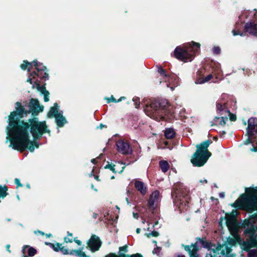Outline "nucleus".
Returning a JSON list of instances; mask_svg holds the SVG:
<instances>
[{
    "instance_id": "nucleus-8",
    "label": "nucleus",
    "mask_w": 257,
    "mask_h": 257,
    "mask_svg": "<svg viewBox=\"0 0 257 257\" xmlns=\"http://www.w3.org/2000/svg\"><path fill=\"white\" fill-rule=\"evenodd\" d=\"M49 117H55V121L59 127H62L67 123L65 117L63 115V111L59 110L58 104L55 103L54 106L51 107L48 113Z\"/></svg>"
},
{
    "instance_id": "nucleus-15",
    "label": "nucleus",
    "mask_w": 257,
    "mask_h": 257,
    "mask_svg": "<svg viewBox=\"0 0 257 257\" xmlns=\"http://www.w3.org/2000/svg\"><path fill=\"white\" fill-rule=\"evenodd\" d=\"M88 246L91 251L98 250L101 246V241L99 237L95 235H92L87 241Z\"/></svg>"
},
{
    "instance_id": "nucleus-25",
    "label": "nucleus",
    "mask_w": 257,
    "mask_h": 257,
    "mask_svg": "<svg viewBox=\"0 0 257 257\" xmlns=\"http://www.w3.org/2000/svg\"><path fill=\"white\" fill-rule=\"evenodd\" d=\"M28 247H29V248L28 249V256H34L37 253V250L35 248H34L32 246L29 247L28 245H24L23 247V248H22L23 253L24 254L25 253L26 249Z\"/></svg>"
},
{
    "instance_id": "nucleus-52",
    "label": "nucleus",
    "mask_w": 257,
    "mask_h": 257,
    "mask_svg": "<svg viewBox=\"0 0 257 257\" xmlns=\"http://www.w3.org/2000/svg\"><path fill=\"white\" fill-rule=\"evenodd\" d=\"M38 232H39V233L41 234L42 235H44V233L41 231H40V230H38Z\"/></svg>"
},
{
    "instance_id": "nucleus-63",
    "label": "nucleus",
    "mask_w": 257,
    "mask_h": 257,
    "mask_svg": "<svg viewBox=\"0 0 257 257\" xmlns=\"http://www.w3.org/2000/svg\"><path fill=\"white\" fill-rule=\"evenodd\" d=\"M158 222L156 221L154 226H156L158 224Z\"/></svg>"
},
{
    "instance_id": "nucleus-28",
    "label": "nucleus",
    "mask_w": 257,
    "mask_h": 257,
    "mask_svg": "<svg viewBox=\"0 0 257 257\" xmlns=\"http://www.w3.org/2000/svg\"><path fill=\"white\" fill-rule=\"evenodd\" d=\"M212 77H213L212 75L209 74L204 78L198 79L196 80L195 83L196 84H202V83H205L206 82H208L210 80H211V78H212Z\"/></svg>"
},
{
    "instance_id": "nucleus-51",
    "label": "nucleus",
    "mask_w": 257,
    "mask_h": 257,
    "mask_svg": "<svg viewBox=\"0 0 257 257\" xmlns=\"http://www.w3.org/2000/svg\"><path fill=\"white\" fill-rule=\"evenodd\" d=\"M67 234H68V236H71V237H72V233H70V232H67Z\"/></svg>"
},
{
    "instance_id": "nucleus-54",
    "label": "nucleus",
    "mask_w": 257,
    "mask_h": 257,
    "mask_svg": "<svg viewBox=\"0 0 257 257\" xmlns=\"http://www.w3.org/2000/svg\"><path fill=\"white\" fill-rule=\"evenodd\" d=\"M46 235L47 236V237H50V236H51L52 234L51 233H49V234H46Z\"/></svg>"
},
{
    "instance_id": "nucleus-23",
    "label": "nucleus",
    "mask_w": 257,
    "mask_h": 257,
    "mask_svg": "<svg viewBox=\"0 0 257 257\" xmlns=\"http://www.w3.org/2000/svg\"><path fill=\"white\" fill-rule=\"evenodd\" d=\"M120 165V163L119 162L116 163V164L112 165L110 164H108L106 165L105 167V169H108L111 171H112L113 173H115L116 172H119V173H121L123 169H124V167H122V169L120 171L117 170L118 166Z\"/></svg>"
},
{
    "instance_id": "nucleus-41",
    "label": "nucleus",
    "mask_w": 257,
    "mask_h": 257,
    "mask_svg": "<svg viewBox=\"0 0 257 257\" xmlns=\"http://www.w3.org/2000/svg\"><path fill=\"white\" fill-rule=\"evenodd\" d=\"M73 241H74L78 245H81V241L80 240L74 238Z\"/></svg>"
},
{
    "instance_id": "nucleus-20",
    "label": "nucleus",
    "mask_w": 257,
    "mask_h": 257,
    "mask_svg": "<svg viewBox=\"0 0 257 257\" xmlns=\"http://www.w3.org/2000/svg\"><path fill=\"white\" fill-rule=\"evenodd\" d=\"M247 139L243 142L244 145H248L251 144L252 148L250 150L252 152H257V138L250 135H247Z\"/></svg>"
},
{
    "instance_id": "nucleus-13",
    "label": "nucleus",
    "mask_w": 257,
    "mask_h": 257,
    "mask_svg": "<svg viewBox=\"0 0 257 257\" xmlns=\"http://www.w3.org/2000/svg\"><path fill=\"white\" fill-rule=\"evenodd\" d=\"M116 146L117 151L122 154H131L132 153V150L127 142L119 140L116 142Z\"/></svg>"
},
{
    "instance_id": "nucleus-43",
    "label": "nucleus",
    "mask_w": 257,
    "mask_h": 257,
    "mask_svg": "<svg viewBox=\"0 0 257 257\" xmlns=\"http://www.w3.org/2000/svg\"><path fill=\"white\" fill-rule=\"evenodd\" d=\"M125 99V97L124 96L120 97L117 100H116V102H119L121 101L122 100H124Z\"/></svg>"
},
{
    "instance_id": "nucleus-60",
    "label": "nucleus",
    "mask_w": 257,
    "mask_h": 257,
    "mask_svg": "<svg viewBox=\"0 0 257 257\" xmlns=\"http://www.w3.org/2000/svg\"><path fill=\"white\" fill-rule=\"evenodd\" d=\"M17 199H18L19 200H20V197H19V195H17Z\"/></svg>"
},
{
    "instance_id": "nucleus-6",
    "label": "nucleus",
    "mask_w": 257,
    "mask_h": 257,
    "mask_svg": "<svg viewBox=\"0 0 257 257\" xmlns=\"http://www.w3.org/2000/svg\"><path fill=\"white\" fill-rule=\"evenodd\" d=\"M232 206L243 208L249 212L257 211V194H243L235 201Z\"/></svg>"
},
{
    "instance_id": "nucleus-10",
    "label": "nucleus",
    "mask_w": 257,
    "mask_h": 257,
    "mask_svg": "<svg viewBox=\"0 0 257 257\" xmlns=\"http://www.w3.org/2000/svg\"><path fill=\"white\" fill-rule=\"evenodd\" d=\"M244 233L249 237V245L251 247H257V225L255 229L253 227L245 229Z\"/></svg>"
},
{
    "instance_id": "nucleus-18",
    "label": "nucleus",
    "mask_w": 257,
    "mask_h": 257,
    "mask_svg": "<svg viewBox=\"0 0 257 257\" xmlns=\"http://www.w3.org/2000/svg\"><path fill=\"white\" fill-rule=\"evenodd\" d=\"M216 111L219 115H224L229 113V109L226 102L222 100H218L216 104Z\"/></svg>"
},
{
    "instance_id": "nucleus-5",
    "label": "nucleus",
    "mask_w": 257,
    "mask_h": 257,
    "mask_svg": "<svg viewBox=\"0 0 257 257\" xmlns=\"http://www.w3.org/2000/svg\"><path fill=\"white\" fill-rule=\"evenodd\" d=\"M210 144L209 140H206L200 144L196 145L197 149L191 160L193 166L201 167L206 163L211 155V154L207 150Z\"/></svg>"
},
{
    "instance_id": "nucleus-16",
    "label": "nucleus",
    "mask_w": 257,
    "mask_h": 257,
    "mask_svg": "<svg viewBox=\"0 0 257 257\" xmlns=\"http://www.w3.org/2000/svg\"><path fill=\"white\" fill-rule=\"evenodd\" d=\"M160 201L159 192L158 191H154L148 200L149 207L151 210H154L157 206L158 203Z\"/></svg>"
},
{
    "instance_id": "nucleus-61",
    "label": "nucleus",
    "mask_w": 257,
    "mask_h": 257,
    "mask_svg": "<svg viewBox=\"0 0 257 257\" xmlns=\"http://www.w3.org/2000/svg\"><path fill=\"white\" fill-rule=\"evenodd\" d=\"M170 88L172 90H174V87L173 86H171Z\"/></svg>"
},
{
    "instance_id": "nucleus-34",
    "label": "nucleus",
    "mask_w": 257,
    "mask_h": 257,
    "mask_svg": "<svg viewBox=\"0 0 257 257\" xmlns=\"http://www.w3.org/2000/svg\"><path fill=\"white\" fill-rule=\"evenodd\" d=\"M133 101L135 102L136 108H138L140 105V101L138 98H134Z\"/></svg>"
},
{
    "instance_id": "nucleus-49",
    "label": "nucleus",
    "mask_w": 257,
    "mask_h": 257,
    "mask_svg": "<svg viewBox=\"0 0 257 257\" xmlns=\"http://www.w3.org/2000/svg\"><path fill=\"white\" fill-rule=\"evenodd\" d=\"M140 231H141V229H140V228H137V229H136V232H137V233L138 234V233H140Z\"/></svg>"
},
{
    "instance_id": "nucleus-56",
    "label": "nucleus",
    "mask_w": 257,
    "mask_h": 257,
    "mask_svg": "<svg viewBox=\"0 0 257 257\" xmlns=\"http://www.w3.org/2000/svg\"><path fill=\"white\" fill-rule=\"evenodd\" d=\"M249 190H250V188H245V192H248V191Z\"/></svg>"
},
{
    "instance_id": "nucleus-44",
    "label": "nucleus",
    "mask_w": 257,
    "mask_h": 257,
    "mask_svg": "<svg viewBox=\"0 0 257 257\" xmlns=\"http://www.w3.org/2000/svg\"><path fill=\"white\" fill-rule=\"evenodd\" d=\"M219 196L220 198H223L225 196V194L224 192H221L219 194Z\"/></svg>"
},
{
    "instance_id": "nucleus-64",
    "label": "nucleus",
    "mask_w": 257,
    "mask_h": 257,
    "mask_svg": "<svg viewBox=\"0 0 257 257\" xmlns=\"http://www.w3.org/2000/svg\"><path fill=\"white\" fill-rule=\"evenodd\" d=\"M92 175H93V172H92L90 174L89 176H92Z\"/></svg>"
},
{
    "instance_id": "nucleus-31",
    "label": "nucleus",
    "mask_w": 257,
    "mask_h": 257,
    "mask_svg": "<svg viewBox=\"0 0 257 257\" xmlns=\"http://www.w3.org/2000/svg\"><path fill=\"white\" fill-rule=\"evenodd\" d=\"M225 115H226L227 118L228 117H229L230 120L231 121H235L236 120V116L234 114L231 113L229 110V113H226V114Z\"/></svg>"
},
{
    "instance_id": "nucleus-32",
    "label": "nucleus",
    "mask_w": 257,
    "mask_h": 257,
    "mask_svg": "<svg viewBox=\"0 0 257 257\" xmlns=\"http://www.w3.org/2000/svg\"><path fill=\"white\" fill-rule=\"evenodd\" d=\"M212 51L215 54H219L220 53V48L218 46H214L212 49Z\"/></svg>"
},
{
    "instance_id": "nucleus-48",
    "label": "nucleus",
    "mask_w": 257,
    "mask_h": 257,
    "mask_svg": "<svg viewBox=\"0 0 257 257\" xmlns=\"http://www.w3.org/2000/svg\"><path fill=\"white\" fill-rule=\"evenodd\" d=\"M125 200H126L127 205L130 204V202L129 201L128 198L127 197L126 198Z\"/></svg>"
},
{
    "instance_id": "nucleus-50",
    "label": "nucleus",
    "mask_w": 257,
    "mask_h": 257,
    "mask_svg": "<svg viewBox=\"0 0 257 257\" xmlns=\"http://www.w3.org/2000/svg\"><path fill=\"white\" fill-rule=\"evenodd\" d=\"M104 126V125L102 124H100L99 127H97V128H100V129H102L103 127Z\"/></svg>"
},
{
    "instance_id": "nucleus-19",
    "label": "nucleus",
    "mask_w": 257,
    "mask_h": 257,
    "mask_svg": "<svg viewBox=\"0 0 257 257\" xmlns=\"http://www.w3.org/2000/svg\"><path fill=\"white\" fill-rule=\"evenodd\" d=\"M244 29L249 34L257 37V24L251 22L246 23Z\"/></svg>"
},
{
    "instance_id": "nucleus-3",
    "label": "nucleus",
    "mask_w": 257,
    "mask_h": 257,
    "mask_svg": "<svg viewBox=\"0 0 257 257\" xmlns=\"http://www.w3.org/2000/svg\"><path fill=\"white\" fill-rule=\"evenodd\" d=\"M144 111L148 116L158 121L164 119L171 113L165 99L153 101L150 104L146 105Z\"/></svg>"
},
{
    "instance_id": "nucleus-47",
    "label": "nucleus",
    "mask_w": 257,
    "mask_h": 257,
    "mask_svg": "<svg viewBox=\"0 0 257 257\" xmlns=\"http://www.w3.org/2000/svg\"><path fill=\"white\" fill-rule=\"evenodd\" d=\"M97 217V214L94 213L93 215V218L96 219Z\"/></svg>"
},
{
    "instance_id": "nucleus-21",
    "label": "nucleus",
    "mask_w": 257,
    "mask_h": 257,
    "mask_svg": "<svg viewBox=\"0 0 257 257\" xmlns=\"http://www.w3.org/2000/svg\"><path fill=\"white\" fill-rule=\"evenodd\" d=\"M228 118L226 115H220V116H215L213 121H211V125H224L227 121Z\"/></svg>"
},
{
    "instance_id": "nucleus-22",
    "label": "nucleus",
    "mask_w": 257,
    "mask_h": 257,
    "mask_svg": "<svg viewBox=\"0 0 257 257\" xmlns=\"http://www.w3.org/2000/svg\"><path fill=\"white\" fill-rule=\"evenodd\" d=\"M135 186L141 194L145 195L147 193V187L144 182L136 180L135 182Z\"/></svg>"
},
{
    "instance_id": "nucleus-38",
    "label": "nucleus",
    "mask_w": 257,
    "mask_h": 257,
    "mask_svg": "<svg viewBox=\"0 0 257 257\" xmlns=\"http://www.w3.org/2000/svg\"><path fill=\"white\" fill-rule=\"evenodd\" d=\"M161 248L157 246L156 248H155L153 250V254H158L161 250Z\"/></svg>"
},
{
    "instance_id": "nucleus-12",
    "label": "nucleus",
    "mask_w": 257,
    "mask_h": 257,
    "mask_svg": "<svg viewBox=\"0 0 257 257\" xmlns=\"http://www.w3.org/2000/svg\"><path fill=\"white\" fill-rule=\"evenodd\" d=\"M84 247H81L78 249H72L70 251L64 246H61L59 251H61L63 254H70L72 255H75L78 257H90L87 255L83 251Z\"/></svg>"
},
{
    "instance_id": "nucleus-39",
    "label": "nucleus",
    "mask_w": 257,
    "mask_h": 257,
    "mask_svg": "<svg viewBox=\"0 0 257 257\" xmlns=\"http://www.w3.org/2000/svg\"><path fill=\"white\" fill-rule=\"evenodd\" d=\"M15 182L16 184L17 185V187H22L23 185L21 183L20 180L18 178H16L15 180Z\"/></svg>"
},
{
    "instance_id": "nucleus-42",
    "label": "nucleus",
    "mask_w": 257,
    "mask_h": 257,
    "mask_svg": "<svg viewBox=\"0 0 257 257\" xmlns=\"http://www.w3.org/2000/svg\"><path fill=\"white\" fill-rule=\"evenodd\" d=\"M133 216L136 219H138L139 215V214L137 213H133Z\"/></svg>"
},
{
    "instance_id": "nucleus-37",
    "label": "nucleus",
    "mask_w": 257,
    "mask_h": 257,
    "mask_svg": "<svg viewBox=\"0 0 257 257\" xmlns=\"http://www.w3.org/2000/svg\"><path fill=\"white\" fill-rule=\"evenodd\" d=\"M106 99H107V103H109L110 102H116V100L112 95H111L110 98H106Z\"/></svg>"
},
{
    "instance_id": "nucleus-33",
    "label": "nucleus",
    "mask_w": 257,
    "mask_h": 257,
    "mask_svg": "<svg viewBox=\"0 0 257 257\" xmlns=\"http://www.w3.org/2000/svg\"><path fill=\"white\" fill-rule=\"evenodd\" d=\"M159 232L157 231H152L151 233H148L147 234V235L148 237H150L151 236L157 237V236H159Z\"/></svg>"
},
{
    "instance_id": "nucleus-59",
    "label": "nucleus",
    "mask_w": 257,
    "mask_h": 257,
    "mask_svg": "<svg viewBox=\"0 0 257 257\" xmlns=\"http://www.w3.org/2000/svg\"><path fill=\"white\" fill-rule=\"evenodd\" d=\"M153 243H155V245L157 246V241H156V240H154V241H153Z\"/></svg>"
},
{
    "instance_id": "nucleus-17",
    "label": "nucleus",
    "mask_w": 257,
    "mask_h": 257,
    "mask_svg": "<svg viewBox=\"0 0 257 257\" xmlns=\"http://www.w3.org/2000/svg\"><path fill=\"white\" fill-rule=\"evenodd\" d=\"M237 215V211L233 210L231 214H226L225 219L226 225L229 229H233L235 227V216Z\"/></svg>"
},
{
    "instance_id": "nucleus-35",
    "label": "nucleus",
    "mask_w": 257,
    "mask_h": 257,
    "mask_svg": "<svg viewBox=\"0 0 257 257\" xmlns=\"http://www.w3.org/2000/svg\"><path fill=\"white\" fill-rule=\"evenodd\" d=\"M127 246L126 245H124V246L120 247L119 248V254L122 253L121 252V251L124 252H126L127 251Z\"/></svg>"
},
{
    "instance_id": "nucleus-58",
    "label": "nucleus",
    "mask_w": 257,
    "mask_h": 257,
    "mask_svg": "<svg viewBox=\"0 0 257 257\" xmlns=\"http://www.w3.org/2000/svg\"><path fill=\"white\" fill-rule=\"evenodd\" d=\"M222 220H223V219H222V218H220V222H219L220 225H221V222H222Z\"/></svg>"
},
{
    "instance_id": "nucleus-57",
    "label": "nucleus",
    "mask_w": 257,
    "mask_h": 257,
    "mask_svg": "<svg viewBox=\"0 0 257 257\" xmlns=\"http://www.w3.org/2000/svg\"><path fill=\"white\" fill-rule=\"evenodd\" d=\"M177 257H185L184 255H178Z\"/></svg>"
},
{
    "instance_id": "nucleus-1",
    "label": "nucleus",
    "mask_w": 257,
    "mask_h": 257,
    "mask_svg": "<svg viewBox=\"0 0 257 257\" xmlns=\"http://www.w3.org/2000/svg\"><path fill=\"white\" fill-rule=\"evenodd\" d=\"M16 105V110L11 113L8 120L6 143L10 142L9 147L14 150L23 152L28 149L33 152L35 148L39 147V144L30 140L29 131L34 140L40 139L44 133L50 134V131L45 121H39L37 118H34L27 122L19 119L27 113L38 114L43 110V106L40 105L37 99L33 98L28 106L22 105L20 102H17Z\"/></svg>"
},
{
    "instance_id": "nucleus-53",
    "label": "nucleus",
    "mask_w": 257,
    "mask_h": 257,
    "mask_svg": "<svg viewBox=\"0 0 257 257\" xmlns=\"http://www.w3.org/2000/svg\"><path fill=\"white\" fill-rule=\"evenodd\" d=\"M91 162L92 163L94 164V163H95V159H92V160H91Z\"/></svg>"
},
{
    "instance_id": "nucleus-45",
    "label": "nucleus",
    "mask_w": 257,
    "mask_h": 257,
    "mask_svg": "<svg viewBox=\"0 0 257 257\" xmlns=\"http://www.w3.org/2000/svg\"><path fill=\"white\" fill-rule=\"evenodd\" d=\"M6 247L7 250L9 252H11V250L10 249V244H7L6 245Z\"/></svg>"
},
{
    "instance_id": "nucleus-14",
    "label": "nucleus",
    "mask_w": 257,
    "mask_h": 257,
    "mask_svg": "<svg viewBox=\"0 0 257 257\" xmlns=\"http://www.w3.org/2000/svg\"><path fill=\"white\" fill-rule=\"evenodd\" d=\"M257 134V118L251 117L248 119L246 135L254 136Z\"/></svg>"
},
{
    "instance_id": "nucleus-26",
    "label": "nucleus",
    "mask_w": 257,
    "mask_h": 257,
    "mask_svg": "<svg viewBox=\"0 0 257 257\" xmlns=\"http://www.w3.org/2000/svg\"><path fill=\"white\" fill-rule=\"evenodd\" d=\"M160 167L162 171L164 173L167 172L169 169V165L166 161H161L159 162Z\"/></svg>"
},
{
    "instance_id": "nucleus-2",
    "label": "nucleus",
    "mask_w": 257,
    "mask_h": 257,
    "mask_svg": "<svg viewBox=\"0 0 257 257\" xmlns=\"http://www.w3.org/2000/svg\"><path fill=\"white\" fill-rule=\"evenodd\" d=\"M33 66H35L37 72L34 71L30 73L27 81L33 84V88H36L38 91L43 95L44 101L48 102L49 100V93L46 89L44 86H41L38 83L39 81L37 79V78H40V79L44 78L45 79L48 78L47 68L42 63L38 62L37 60H34L32 63H29L27 61H24L23 64H21L20 66L22 69L24 70L27 69L28 71L30 72L32 69Z\"/></svg>"
},
{
    "instance_id": "nucleus-62",
    "label": "nucleus",
    "mask_w": 257,
    "mask_h": 257,
    "mask_svg": "<svg viewBox=\"0 0 257 257\" xmlns=\"http://www.w3.org/2000/svg\"><path fill=\"white\" fill-rule=\"evenodd\" d=\"M29 256L24 254L22 257H28Z\"/></svg>"
},
{
    "instance_id": "nucleus-4",
    "label": "nucleus",
    "mask_w": 257,
    "mask_h": 257,
    "mask_svg": "<svg viewBox=\"0 0 257 257\" xmlns=\"http://www.w3.org/2000/svg\"><path fill=\"white\" fill-rule=\"evenodd\" d=\"M200 48L199 43L192 41L184 45L182 48L177 46L173 52V55L176 59L184 62H190L194 59L195 54L199 52Z\"/></svg>"
},
{
    "instance_id": "nucleus-7",
    "label": "nucleus",
    "mask_w": 257,
    "mask_h": 257,
    "mask_svg": "<svg viewBox=\"0 0 257 257\" xmlns=\"http://www.w3.org/2000/svg\"><path fill=\"white\" fill-rule=\"evenodd\" d=\"M201 245L204 248H209L211 244L208 241L201 238H198L197 242L191 245H186L184 247L185 249L188 251L190 257H198L197 251L198 249V245ZM206 257H220V256H216V252L214 250H211L209 253L206 255Z\"/></svg>"
},
{
    "instance_id": "nucleus-40",
    "label": "nucleus",
    "mask_w": 257,
    "mask_h": 257,
    "mask_svg": "<svg viewBox=\"0 0 257 257\" xmlns=\"http://www.w3.org/2000/svg\"><path fill=\"white\" fill-rule=\"evenodd\" d=\"M64 241L66 243L67 242H72L73 241V239L72 238H69L68 237H65L64 238Z\"/></svg>"
},
{
    "instance_id": "nucleus-24",
    "label": "nucleus",
    "mask_w": 257,
    "mask_h": 257,
    "mask_svg": "<svg viewBox=\"0 0 257 257\" xmlns=\"http://www.w3.org/2000/svg\"><path fill=\"white\" fill-rule=\"evenodd\" d=\"M105 257H143V256L139 253L134 254L132 255L120 253L119 255H117L113 253H110L105 255Z\"/></svg>"
},
{
    "instance_id": "nucleus-30",
    "label": "nucleus",
    "mask_w": 257,
    "mask_h": 257,
    "mask_svg": "<svg viewBox=\"0 0 257 257\" xmlns=\"http://www.w3.org/2000/svg\"><path fill=\"white\" fill-rule=\"evenodd\" d=\"M247 255L248 257H257V249L249 250Z\"/></svg>"
},
{
    "instance_id": "nucleus-36",
    "label": "nucleus",
    "mask_w": 257,
    "mask_h": 257,
    "mask_svg": "<svg viewBox=\"0 0 257 257\" xmlns=\"http://www.w3.org/2000/svg\"><path fill=\"white\" fill-rule=\"evenodd\" d=\"M232 33L233 36H236V35H239V36H244L243 33L240 32H236L234 30L232 31Z\"/></svg>"
},
{
    "instance_id": "nucleus-46",
    "label": "nucleus",
    "mask_w": 257,
    "mask_h": 257,
    "mask_svg": "<svg viewBox=\"0 0 257 257\" xmlns=\"http://www.w3.org/2000/svg\"><path fill=\"white\" fill-rule=\"evenodd\" d=\"M199 182L201 183H207V180L206 179L200 180Z\"/></svg>"
},
{
    "instance_id": "nucleus-27",
    "label": "nucleus",
    "mask_w": 257,
    "mask_h": 257,
    "mask_svg": "<svg viewBox=\"0 0 257 257\" xmlns=\"http://www.w3.org/2000/svg\"><path fill=\"white\" fill-rule=\"evenodd\" d=\"M175 135L174 130L172 128L166 129L165 131V137L169 139H172Z\"/></svg>"
},
{
    "instance_id": "nucleus-29",
    "label": "nucleus",
    "mask_w": 257,
    "mask_h": 257,
    "mask_svg": "<svg viewBox=\"0 0 257 257\" xmlns=\"http://www.w3.org/2000/svg\"><path fill=\"white\" fill-rule=\"evenodd\" d=\"M45 243L49 245L55 251H59L62 246V244L59 243H52L50 242H45Z\"/></svg>"
},
{
    "instance_id": "nucleus-9",
    "label": "nucleus",
    "mask_w": 257,
    "mask_h": 257,
    "mask_svg": "<svg viewBox=\"0 0 257 257\" xmlns=\"http://www.w3.org/2000/svg\"><path fill=\"white\" fill-rule=\"evenodd\" d=\"M176 197L173 200L175 205L178 207L181 211L186 210L188 207L189 197L180 194L179 192H176Z\"/></svg>"
},
{
    "instance_id": "nucleus-11",
    "label": "nucleus",
    "mask_w": 257,
    "mask_h": 257,
    "mask_svg": "<svg viewBox=\"0 0 257 257\" xmlns=\"http://www.w3.org/2000/svg\"><path fill=\"white\" fill-rule=\"evenodd\" d=\"M158 71L162 76V78L167 82L166 84L167 87H169L171 84H172L174 87L178 85V78L176 76H170L168 75L165 70L161 67L158 68Z\"/></svg>"
},
{
    "instance_id": "nucleus-55",
    "label": "nucleus",
    "mask_w": 257,
    "mask_h": 257,
    "mask_svg": "<svg viewBox=\"0 0 257 257\" xmlns=\"http://www.w3.org/2000/svg\"><path fill=\"white\" fill-rule=\"evenodd\" d=\"M94 178H95V179H96V180H98V176H94Z\"/></svg>"
}]
</instances>
